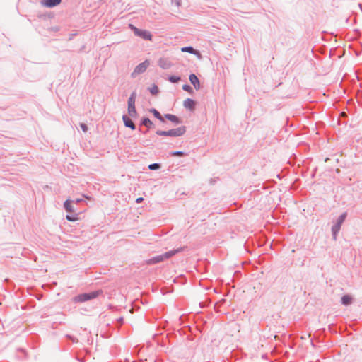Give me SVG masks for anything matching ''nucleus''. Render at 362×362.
I'll use <instances>...</instances> for the list:
<instances>
[{"label": "nucleus", "mask_w": 362, "mask_h": 362, "mask_svg": "<svg viewBox=\"0 0 362 362\" xmlns=\"http://www.w3.org/2000/svg\"><path fill=\"white\" fill-rule=\"evenodd\" d=\"M182 251V248H179L177 250H170L163 254L156 255L153 257L152 258L146 260V264H155L159 262H161L165 259H168L175 255V254Z\"/></svg>", "instance_id": "f257e3e1"}, {"label": "nucleus", "mask_w": 362, "mask_h": 362, "mask_svg": "<svg viewBox=\"0 0 362 362\" xmlns=\"http://www.w3.org/2000/svg\"><path fill=\"white\" fill-rule=\"evenodd\" d=\"M101 293L102 291L100 290L94 291L90 293H83L74 296L72 300L74 303H83L97 298Z\"/></svg>", "instance_id": "f03ea898"}, {"label": "nucleus", "mask_w": 362, "mask_h": 362, "mask_svg": "<svg viewBox=\"0 0 362 362\" xmlns=\"http://www.w3.org/2000/svg\"><path fill=\"white\" fill-rule=\"evenodd\" d=\"M136 91H133L129 99H128V114L132 117H136L137 116V112L135 107V101H136Z\"/></svg>", "instance_id": "7ed1b4c3"}, {"label": "nucleus", "mask_w": 362, "mask_h": 362, "mask_svg": "<svg viewBox=\"0 0 362 362\" xmlns=\"http://www.w3.org/2000/svg\"><path fill=\"white\" fill-rule=\"evenodd\" d=\"M129 28L134 31L135 35L139 36L146 40H151L152 35L149 31L139 29L132 24H129Z\"/></svg>", "instance_id": "20e7f679"}, {"label": "nucleus", "mask_w": 362, "mask_h": 362, "mask_svg": "<svg viewBox=\"0 0 362 362\" xmlns=\"http://www.w3.org/2000/svg\"><path fill=\"white\" fill-rule=\"evenodd\" d=\"M149 65L150 62L147 59L140 63L135 67L134 71L132 73V76L134 77L136 75L143 74L146 71Z\"/></svg>", "instance_id": "39448f33"}, {"label": "nucleus", "mask_w": 362, "mask_h": 362, "mask_svg": "<svg viewBox=\"0 0 362 362\" xmlns=\"http://www.w3.org/2000/svg\"><path fill=\"white\" fill-rule=\"evenodd\" d=\"M186 132V127L181 126L176 129L169 130V136L177 137L182 136Z\"/></svg>", "instance_id": "423d86ee"}, {"label": "nucleus", "mask_w": 362, "mask_h": 362, "mask_svg": "<svg viewBox=\"0 0 362 362\" xmlns=\"http://www.w3.org/2000/svg\"><path fill=\"white\" fill-rule=\"evenodd\" d=\"M62 2V0H41L40 3L41 4L47 8H53Z\"/></svg>", "instance_id": "0eeeda50"}, {"label": "nucleus", "mask_w": 362, "mask_h": 362, "mask_svg": "<svg viewBox=\"0 0 362 362\" xmlns=\"http://www.w3.org/2000/svg\"><path fill=\"white\" fill-rule=\"evenodd\" d=\"M189 79L190 81V83L193 85V86L197 90L200 89L201 86L199 80L194 74H191L189 76Z\"/></svg>", "instance_id": "6e6552de"}, {"label": "nucleus", "mask_w": 362, "mask_h": 362, "mask_svg": "<svg viewBox=\"0 0 362 362\" xmlns=\"http://www.w3.org/2000/svg\"><path fill=\"white\" fill-rule=\"evenodd\" d=\"M158 65L163 69H168L172 66V63L166 58H160Z\"/></svg>", "instance_id": "1a4fd4ad"}, {"label": "nucleus", "mask_w": 362, "mask_h": 362, "mask_svg": "<svg viewBox=\"0 0 362 362\" xmlns=\"http://www.w3.org/2000/svg\"><path fill=\"white\" fill-rule=\"evenodd\" d=\"M122 120L125 127L130 128L132 130L136 129V126L132 120L126 115L122 116Z\"/></svg>", "instance_id": "9d476101"}, {"label": "nucleus", "mask_w": 362, "mask_h": 362, "mask_svg": "<svg viewBox=\"0 0 362 362\" xmlns=\"http://www.w3.org/2000/svg\"><path fill=\"white\" fill-rule=\"evenodd\" d=\"M164 118L175 123V124H179L182 123V120L178 117H177L175 115L170 114V113L165 114Z\"/></svg>", "instance_id": "9b49d317"}, {"label": "nucleus", "mask_w": 362, "mask_h": 362, "mask_svg": "<svg viewBox=\"0 0 362 362\" xmlns=\"http://www.w3.org/2000/svg\"><path fill=\"white\" fill-rule=\"evenodd\" d=\"M195 105V101L191 98H187L183 103V106L190 110H194Z\"/></svg>", "instance_id": "f8f14e48"}, {"label": "nucleus", "mask_w": 362, "mask_h": 362, "mask_svg": "<svg viewBox=\"0 0 362 362\" xmlns=\"http://www.w3.org/2000/svg\"><path fill=\"white\" fill-rule=\"evenodd\" d=\"M181 51L182 52H188V53H190V54H194V55H197V56L201 57V54L199 53V52L196 50V49H194L191 46H187V47H182L181 48Z\"/></svg>", "instance_id": "ddd939ff"}, {"label": "nucleus", "mask_w": 362, "mask_h": 362, "mask_svg": "<svg viewBox=\"0 0 362 362\" xmlns=\"http://www.w3.org/2000/svg\"><path fill=\"white\" fill-rule=\"evenodd\" d=\"M353 302V298L349 295H344L341 298V303L345 306L349 305Z\"/></svg>", "instance_id": "4468645a"}, {"label": "nucleus", "mask_w": 362, "mask_h": 362, "mask_svg": "<svg viewBox=\"0 0 362 362\" xmlns=\"http://www.w3.org/2000/svg\"><path fill=\"white\" fill-rule=\"evenodd\" d=\"M341 226L336 223L332 227V234L334 240H337V235L341 229Z\"/></svg>", "instance_id": "2eb2a0df"}, {"label": "nucleus", "mask_w": 362, "mask_h": 362, "mask_svg": "<svg viewBox=\"0 0 362 362\" xmlns=\"http://www.w3.org/2000/svg\"><path fill=\"white\" fill-rule=\"evenodd\" d=\"M140 125L146 127L148 129H151L153 127V123L148 117H144L141 120Z\"/></svg>", "instance_id": "dca6fc26"}, {"label": "nucleus", "mask_w": 362, "mask_h": 362, "mask_svg": "<svg viewBox=\"0 0 362 362\" xmlns=\"http://www.w3.org/2000/svg\"><path fill=\"white\" fill-rule=\"evenodd\" d=\"M150 112L153 113L154 117L159 119L160 122H165L164 117L161 115V114L155 108H151L150 110Z\"/></svg>", "instance_id": "f3484780"}, {"label": "nucleus", "mask_w": 362, "mask_h": 362, "mask_svg": "<svg viewBox=\"0 0 362 362\" xmlns=\"http://www.w3.org/2000/svg\"><path fill=\"white\" fill-rule=\"evenodd\" d=\"M64 207L66 211L69 212H73L74 211V206H72L71 202L68 200H66L64 203Z\"/></svg>", "instance_id": "a211bd4d"}, {"label": "nucleus", "mask_w": 362, "mask_h": 362, "mask_svg": "<svg viewBox=\"0 0 362 362\" xmlns=\"http://www.w3.org/2000/svg\"><path fill=\"white\" fill-rule=\"evenodd\" d=\"M347 216V212L342 213L337 218L336 223L341 226L342 223L345 221Z\"/></svg>", "instance_id": "6ab92c4d"}, {"label": "nucleus", "mask_w": 362, "mask_h": 362, "mask_svg": "<svg viewBox=\"0 0 362 362\" xmlns=\"http://www.w3.org/2000/svg\"><path fill=\"white\" fill-rule=\"evenodd\" d=\"M168 81L171 83H177L180 81V77L177 76H170L168 77Z\"/></svg>", "instance_id": "aec40b11"}, {"label": "nucleus", "mask_w": 362, "mask_h": 362, "mask_svg": "<svg viewBox=\"0 0 362 362\" xmlns=\"http://www.w3.org/2000/svg\"><path fill=\"white\" fill-rule=\"evenodd\" d=\"M156 134L158 136H169V130L165 131V130H157L156 132Z\"/></svg>", "instance_id": "412c9836"}, {"label": "nucleus", "mask_w": 362, "mask_h": 362, "mask_svg": "<svg viewBox=\"0 0 362 362\" xmlns=\"http://www.w3.org/2000/svg\"><path fill=\"white\" fill-rule=\"evenodd\" d=\"M160 168V164L159 163H152L148 165V169L151 170H156Z\"/></svg>", "instance_id": "4be33fe9"}, {"label": "nucleus", "mask_w": 362, "mask_h": 362, "mask_svg": "<svg viewBox=\"0 0 362 362\" xmlns=\"http://www.w3.org/2000/svg\"><path fill=\"white\" fill-rule=\"evenodd\" d=\"M182 89L189 93H193V89L192 88L188 85V84H184L182 86Z\"/></svg>", "instance_id": "5701e85b"}, {"label": "nucleus", "mask_w": 362, "mask_h": 362, "mask_svg": "<svg viewBox=\"0 0 362 362\" xmlns=\"http://www.w3.org/2000/svg\"><path fill=\"white\" fill-rule=\"evenodd\" d=\"M149 91L152 95H156L158 93V88L157 86L154 85L149 89Z\"/></svg>", "instance_id": "b1692460"}, {"label": "nucleus", "mask_w": 362, "mask_h": 362, "mask_svg": "<svg viewBox=\"0 0 362 362\" xmlns=\"http://www.w3.org/2000/svg\"><path fill=\"white\" fill-rule=\"evenodd\" d=\"M170 155L171 156H183L184 155H185V152L183 151H173L170 153Z\"/></svg>", "instance_id": "393cba45"}, {"label": "nucleus", "mask_w": 362, "mask_h": 362, "mask_svg": "<svg viewBox=\"0 0 362 362\" xmlns=\"http://www.w3.org/2000/svg\"><path fill=\"white\" fill-rule=\"evenodd\" d=\"M66 218L69 221H75L77 219L74 215H66Z\"/></svg>", "instance_id": "a878e982"}, {"label": "nucleus", "mask_w": 362, "mask_h": 362, "mask_svg": "<svg viewBox=\"0 0 362 362\" xmlns=\"http://www.w3.org/2000/svg\"><path fill=\"white\" fill-rule=\"evenodd\" d=\"M80 127H81V128L83 132H86L88 131V127H87V125L86 124L81 123L80 124Z\"/></svg>", "instance_id": "bb28decb"}, {"label": "nucleus", "mask_w": 362, "mask_h": 362, "mask_svg": "<svg viewBox=\"0 0 362 362\" xmlns=\"http://www.w3.org/2000/svg\"><path fill=\"white\" fill-rule=\"evenodd\" d=\"M66 337L69 339H70L73 342H78V339L76 337L70 336V335H66Z\"/></svg>", "instance_id": "cd10ccee"}, {"label": "nucleus", "mask_w": 362, "mask_h": 362, "mask_svg": "<svg viewBox=\"0 0 362 362\" xmlns=\"http://www.w3.org/2000/svg\"><path fill=\"white\" fill-rule=\"evenodd\" d=\"M144 200V198L142 197H139L136 199V203H141L142 201Z\"/></svg>", "instance_id": "c85d7f7f"}, {"label": "nucleus", "mask_w": 362, "mask_h": 362, "mask_svg": "<svg viewBox=\"0 0 362 362\" xmlns=\"http://www.w3.org/2000/svg\"><path fill=\"white\" fill-rule=\"evenodd\" d=\"M81 201V199H76V201H75V202H76V203H78V202H80Z\"/></svg>", "instance_id": "c756f323"}, {"label": "nucleus", "mask_w": 362, "mask_h": 362, "mask_svg": "<svg viewBox=\"0 0 362 362\" xmlns=\"http://www.w3.org/2000/svg\"><path fill=\"white\" fill-rule=\"evenodd\" d=\"M176 5H177V6H180V2H179V1H176Z\"/></svg>", "instance_id": "7c9ffc66"}, {"label": "nucleus", "mask_w": 362, "mask_h": 362, "mask_svg": "<svg viewBox=\"0 0 362 362\" xmlns=\"http://www.w3.org/2000/svg\"><path fill=\"white\" fill-rule=\"evenodd\" d=\"M118 320L122 322L123 321V318L120 317Z\"/></svg>", "instance_id": "2f4dec72"}]
</instances>
